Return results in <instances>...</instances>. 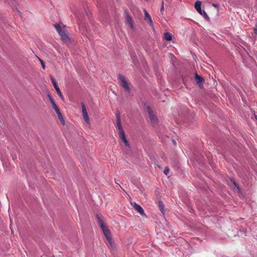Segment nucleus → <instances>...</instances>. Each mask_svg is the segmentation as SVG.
Returning a JSON list of instances; mask_svg holds the SVG:
<instances>
[{
    "mask_svg": "<svg viewBox=\"0 0 257 257\" xmlns=\"http://www.w3.org/2000/svg\"><path fill=\"white\" fill-rule=\"evenodd\" d=\"M146 109L148 113L149 118L152 124L153 125H157L158 123V119L156 115L154 113L153 110H152L150 107L148 106L146 107Z\"/></svg>",
    "mask_w": 257,
    "mask_h": 257,
    "instance_id": "nucleus-1",
    "label": "nucleus"
},
{
    "mask_svg": "<svg viewBox=\"0 0 257 257\" xmlns=\"http://www.w3.org/2000/svg\"><path fill=\"white\" fill-rule=\"evenodd\" d=\"M104 235H105L107 240L111 246V247L114 246V242L111 237V235L109 230L108 229L107 227L106 226L104 228L101 229Z\"/></svg>",
    "mask_w": 257,
    "mask_h": 257,
    "instance_id": "nucleus-2",
    "label": "nucleus"
},
{
    "mask_svg": "<svg viewBox=\"0 0 257 257\" xmlns=\"http://www.w3.org/2000/svg\"><path fill=\"white\" fill-rule=\"evenodd\" d=\"M116 128L118 130V135H121L124 133V130L121 125V120H120V113L119 112H117L116 114Z\"/></svg>",
    "mask_w": 257,
    "mask_h": 257,
    "instance_id": "nucleus-3",
    "label": "nucleus"
},
{
    "mask_svg": "<svg viewBox=\"0 0 257 257\" xmlns=\"http://www.w3.org/2000/svg\"><path fill=\"white\" fill-rule=\"evenodd\" d=\"M201 2L200 1H196L195 4V8L197 11L201 15H203L204 18L209 21V18L206 13L205 11H201Z\"/></svg>",
    "mask_w": 257,
    "mask_h": 257,
    "instance_id": "nucleus-4",
    "label": "nucleus"
},
{
    "mask_svg": "<svg viewBox=\"0 0 257 257\" xmlns=\"http://www.w3.org/2000/svg\"><path fill=\"white\" fill-rule=\"evenodd\" d=\"M118 79L121 82V85L123 89L127 92H130L131 89L127 82L125 80L124 77L121 74L118 75Z\"/></svg>",
    "mask_w": 257,
    "mask_h": 257,
    "instance_id": "nucleus-5",
    "label": "nucleus"
},
{
    "mask_svg": "<svg viewBox=\"0 0 257 257\" xmlns=\"http://www.w3.org/2000/svg\"><path fill=\"white\" fill-rule=\"evenodd\" d=\"M62 25V23L55 24L54 27L61 37V39L63 41L64 40V31L63 30Z\"/></svg>",
    "mask_w": 257,
    "mask_h": 257,
    "instance_id": "nucleus-6",
    "label": "nucleus"
},
{
    "mask_svg": "<svg viewBox=\"0 0 257 257\" xmlns=\"http://www.w3.org/2000/svg\"><path fill=\"white\" fill-rule=\"evenodd\" d=\"M81 107H82V112L83 118L85 120V121L88 124H90V120L88 114L87 113L85 104L83 102H81Z\"/></svg>",
    "mask_w": 257,
    "mask_h": 257,
    "instance_id": "nucleus-7",
    "label": "nucleus"
},
{
    "mask_svg": "<svg viewBox=\"0 0 257 257\" xmlns=\"http://www.w3.org/2000/svg\"><path fill=\"white\" fill-rule=\"evenodd\" d=\"M65 44H66L69 48H72L75 45L74 40L68 36L66 33H65Z\"/></svg>",
    "mask_w": 257,
    "mask_h": 257,
    "instance_id": "nucleus-8",
    "label": "nucleus"
},
{
    "mask_svg": "<svg viewBox=\"0 0 257 257\" xmlns=\"http://www.w3.org/2000/svg\"><path fill=\"white\" fill-rule=\"evenodd\" d=\"M50 79H51V82L55 89V90H56L57 91V94L59 95V96L62 98L63 99V95H62V94L58 86V85L57 84V83H56V80H55V79L52 77V76H50Z\"/></svg>",
    "mask_w": 257,
    "mask_h": 257,
    "instance_id": "nucleus-9",
    "label": "nucleus"
},
{
    "mask_svg": "<svg viewBox=\"0 0 257 257\" xmlns=\"http://www.w3.org/2000/svg\"><path fill=\"white\" fill-rule=\"evenodd\" d=\"M131 204L134 208L137 210L141 215H145L144 210L140 205L137 204L136 202L132 203Z\"/></svg>",
    "mask_w": 257,
    "mask_h": 257,
    "instance_id": "nucleus-10",
    "label": "nucleus"
},
{
    "mask_svg": "<svg viewBox=\"0 0 257 257\" xmlns=\"http://www.w3.org/2000/svg\"><path fill=\"white\" fill-rule=\"evenodd\" d=\"M144 13H145V20L148 22V23L151 25H153V21L152 20L151 17L149 14V13L147 12V11L146 10H144Z\"/></svg>",
    "mask_w": 257,
    "mask_h": 257,
    "instance_id": "nucleus-11",
    "label": "nucleus"
},
{
    "mask_svg": "<svg viewBox=\"0 0 257 257\" xmlns=\"http://www.w3.org/2000/svg\"><path fill=\"white\" fill-rule=\"evenodd\" d=\"M195 79L196 81L197 84H198L199 86H200L201 85H202V83L204 81L203 78L198 75L197 73L195 74Z\"/></svg>",
    "mask_w": 257,
    "mask_h": 257,
    "instance_id": "nucleus-12",
    "label": "nucleus"
},
{
    "mask_svg": "<svg viewBox=\"0 0 257 257\" xmlns=\"http://www.w3.org/2000/svg\"><path fill=\"white\" fill-rule=\"evenodd\" d=\"M126 22L130 25V26L132 29L134 28L133 21L132 18L128 15V13L126 12Z\"/></svg>",
    "mask_w": 257,
    "mask_h": 257,
    "instance_id": "nucleus-13",
    "label": "nucleus"
},
{
    "mask_svg": "<svg viewBox=\"0 0 257 257\" xmlns=\"http://www.w3.org/2000/svg\"><path fill=\"white\" fill-rule=\"evenodd\" d=\"M119 136L120 138V139H121L122 141L124 143L125 146L127 148L130 149V148H131L130 145L128 142L127 141V140H126V139L125 138V133L120 135H119Z\"/></svg>",
    "mask_w": 257,
    "mask_h": 257,
    "instance_id": "nucleus-14",
    "label": "nucleus"
},
{
    "mask_svg": "<svg viewBox=\"0 0 257 257\" xmlns=\"http://www.w3.org/2000/svg\"><path fill=\"white\" fill-rule=\"evenodd\" d=\"M55 112L57 113L58 118L60 120L61 123L63 125H64V120L63 119V116H62L59 109H58V110H56V111H55Z\"/></svg>",
    "mask_w": 257,
    "mask_h": 257,
    "instance_id": "nucleus-15",
    "label": "nucleus"
},
{
    "mask_svg": "<svg viewBox=\"0 0 257 257\" xmlns=\"http://www.w3.org/2000/svg\"><path fill=\"white\" fill-rule=\"evenodd\" d=\"M96 218H97L98 223H99L101 229L106 227V226L105 225V224L104 223L103 221L102 220V219L100 218V217L98 215H96Z\"/></svg>",
    "mask_w": 257,
    "mask_h": 257,
    "instance_id": "nucleus-16",
    "label": "nucleus"
},
{
    "mask_svg": "<svg viewBox=\"0 0 257 257\" xmlns=\"http://www.w3.org/2000/svg\"><path fill=\"white\" fill-rule=\"evenodd\" d=\"M96 218H97L98 223H99L101 229L106 227V226L105 225V224L104 223L103 221L102 220V219L100 218V217L98 215H96Z\"/></svg>",
    "mask_w": 257,
    "mask_h": 257,
    "instance_id": "nucleus-17",
    "label": "nucleus"
},
{
    "mask_svg": "<svg viewBox=\"0 0 257 257\" xmlns=\"http://www.w3.org/2000/svg\"><path fill=\"white\" fill-rule=\"evenodd\" d=\"M87 155L84 153H81V152H79L77 153V155L79 159L82 162H84L86 161L85 155Z\"/></svg>",
    "mask_w": 257,
    "mask_h": 257,
    "instance_id": "nucleus-18",
    "label": "nucleus"
},
{
    "mask_svg": "<svg viewBox=\"0 0 257 257\" xmlns=\"http://www.w3.org/2000/svg\"><path fill=\"white\" fill-rule=\"evenodd\" d=\"M164 39L168 41H171L172 40V35L169 33H164Z\"/></svg>",
    "mask_w": 257,
    "mask_h": 257,
    "instance_id": "nucleus-19",
    "label": "nucleus"
},
{
    "mask_svg": "<svg viewBox=\"0 0 257 257\" xmlns=\"http://www.w3.org/2000/svg\"><path fill=\"white\" fill-rule=\"evenodd\" d=\"M159 207L160 209H161V210L162 211V212H163L164 204L162 201H159Z\"/></svg>",
    "mask_w": 257,
    "mask_h": 257,
    "instance_id": "nucleus-20",
    "label": "nucleus"
},
{
    "mask_svg": "<svg viewBox=\"0 0 257 257\" xmlns=\"http://www.w3.org/2000/svg\"><path fill=\"white\" fill-rule=\"evenodd\" d=\"M38 59H39V61H40V62H41V65H42V67L43 69H45V63H44V61H43V60H42V59H40V58H39L38 57Z\"/></svg>",
    "mask_w": 257,
    "mask_h": 257,
    "instance_id": "nucleus-21",
    "label": "nucleus"
},
{
    "mask_svg": "<svg viewBox=\"0 0 257 257\" xmlns=\"http://www.w3.org/2000/svg\"><path fill=\"white\" fill-rule=\"evenodd\" d=\"M169 172V168L168 167H165L164 171V173L165 174V175L167 176L168 175Z\"/></svg>",
    "mask_w": 257,
    "mask_h": 257,
    "instance_id": "nucleus-22",
    "label": "nucleus"
},
{
    "mask_svg": "<svg viewBox=\"0 0 257 257\" xmlns=\"http://www.w3.org/2000/svg\"><path fill=\"white\" fill-rule=\"evenodd\" d=\"M48 97L50 101V102L51 103L52 102H53V101H54L53 100V99L52 98V97H51V96L50 95V94H48Z\"/></svg>",
    "mask_w": 257,
    "mask_h": 257,
    "instance_id": "nucleus-23",
    "label": "nucleus"
},
{
    "mask_svg": "<svg viewBox=\"0 0 257 257\" xmlns=\"http://www.w3.org/2000/svg\"><path fill=\"white\" fill-rule=\"evenodd\" d=\"M52 107L55 110V111H56V110H58L59 109L56 104L52 106Z\"/></svg>",
    "mask_w": 257,
    "mask_h": 257,
    "instance_id": "nucleus-24",
    "label": "nucleus"
},
{
    "mask_svg": "<svg viewBox=\"0 0 257 257\" xmlns=\"http://www.w3.org/2000/svg\"><path fill=\"white\" fill-rule=\"evenodd\" d=\"M164 10V1H162V6H161V12H163Z\"/></svg>",
    "mask_w": 257,
    "mask_h": 257,
    "instance_id": "nucleus-25",
    "label": "nucleus"
},
{
    "mask_svg": "<svg viewBox=\"0 0 257 257\" xmlns=\"http://www.w3.org/2000/svg\"><path fill=\"white\" fill-rule=\"evenodd\" d=\"M253 31H254V34L256 35H257V26H256L253 28Z\"/></svg>",
    "mask_w": 257,
    "mask_h": 257,
    "instance_id": "nucleus-26",
    "label": "nucleus"
},
{
    "mask_svg": "<svg viewBox=\"0 0 257 257\" xmlns=\"http://www.w3.org/2000/svg\"><path fill=\"white\" fill-rule=\"evenodd\" d=\"M233 183H234V185H235V186L239 190V188L238 185L235 182H233Z\"/></svg>",
    "mask_w": 257,
    "mask_h": 257,
    "instance_id": "nucleus-27",
    "label": "nucleus"
},
{
    "mask_svg": "<svg viewBox=\"0 0 257 257\" xmlns=\"http://www.w3.org/2000/svg\"><path fill=\"white\" fill-rule=\"evenodd\" d=\"M172 142H173V144H174V145H176V141H175V140H172Z\"/></svg>",
    "mask_w": 257,
    "mask_h": 257,
    "instance_id": "nucleus-28",
    "label": "nucleus"
},
{
    "mask_svg": "<svg viewBox=\"0 0 257 257\" xmlns=\"http://www.w3.org/2000/svg\"><path fill=\"white\" fill-rule=\"evenodd\" d=\"M52 105L53 106L54 105L56 104V103L54 101L51 102Z\"/></svg>",
    "mask_w": 257,
    "mask_h": 257,
    "instance_id": "nucleus-29",
    "label": "nucleus"
}]
</instances>
